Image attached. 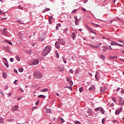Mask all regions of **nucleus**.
Returning <instances> with one entry per match:
<instances>
[{
    "instance_id": "5fc2aeb1",
    "label": "nucleus",
    "mask_w": 124,
    "mask_h": 124,
    "mask_svg": "<svg viewBox=\"0 0 124 124\" xmlns=\"http://www.w3.org/2000/svg\"><path fill=\"white\" fill-rule=\"evenodd\" d=\"M7 18L5 17V18H1V21H4V20H6Z\"/></svg>"
},
{
    "instance_id": "0e129e2a",
    "label": "nucleus",
    "mask_w": 124,
    "mask_h": 124,
    "mask_svg": "<svg viewBox=\"0 0 124 124\" xmlns=\"http://www.w3.org/2000/svg\"><path fill=\"white\" fill-rule=\"evenodd\" d=\"M19 91H20V92H22V93H24V90H23V89L22 88H20L19 89Z\"/></svg>"
},
{
    "instance_id": "bb28decb",
    "label": "nucleus",
    "mask_w": 124,
    "mask_h": 124,
    "mask_svg": "<svg viewBox=\"0 0 124 124\" xmlns=\"http://www.w3.org/2000/svg\"><path fill=\"white\" fill-rule=\"evenodd\" d=\"M0 124H3L4 123V120H3V118H0Z\"/></svg>"
},
{
    "instance_id": "5701e85b",
    "label": "nucleus",
    "mask_w": 124,
    "mask_h": 124,
    "mask_svg": "<svg viewBox=\"0 0 124 124\" xmlns=\"http://www.w3.org/2000/svg\"><path fill=\"white\" fill-rule=\"evenodd\" d=\"M50 10V8H46L45 9H44L42 12L43 13H45V12H46V11H49Z\"/></svg>"
},
{
    "instance_id": "6e6d98bb",
    "label": "nucleus",
    "mask_w": 124,
    "mask_h": 124,
    "mask_svg": "<svg viewBox=\"0 0 124 124\" xmlns=\"http://www.w3.org/2000/svg\"><path fill=\"white\" fill-rule=\"evenodd\" d=\"M68 89L70 90V91H72V87L69 86Z\"/></svg>"
},
{
    "instance_id": "c9c22d12",
    "label": "nucleus",
    "mask_w": 124,
    "mask_h": 124,
    "mask_svg": "<svg viewBox=\"0 0 124 124\" xmlns=\"http://www.w3.org/2000/svg\"><path fill=\"white\" fill-rule=\"evenodd\" d=\"M74 123L75 124H82V123L81 122H80L79 121H75Z\"/></svg>"
},
{
    "instance_id": "2eb2a0df",
    "label": "nucleus",
    "mask_w": 124,
    "mask_h": 124,
    "mask_svg": "<svg viewBox=\"0 0 124 124\" xmlns=\"http://www.w3.org/2000/svg\"><path fill=\"white\" fill-rule=\"evenodd\" d=\"M3 60H5V61H6V62H4V64L5 65V66H6V67H9V65H8V63H7V60H6V58H3Z\"/></svg>"
},
{
    "instance_id": "ea45409f",
    "label": "nucleus",
    "mask_w": 124,
    "mask_h": 124,
    "mask_svg": "<svg viewBox=\"0 0 124 124\" xmlns=\"http://www.w3.org/2000/svg\"><path fill=\"white\" fill-rule=\"evenodd\" d=\"M63 61L64 62V63H66V60H65V59H64V57L63 56L62 57Z\"/></svg>"
},
{
    "instance_id": "c03bdc74",
    "label": "nucleus",
    "mask_w": 124,
    "mask_h": 124,
    "mask_svg": "<svg viewBox=\"0 0 124 124\" xmlns=\"http://www.w3.org/2000/svg\"><path fill=\"white\" fill-rule=\"evenodd\" d=\"M19 72H23V71H24V69L23 68H19Z\"/></svg>"
},
{
    "instance_id": "ddd939ff",
    "label": "nucleus",
    "mask_w": 124,
    "mask_h": 124,
    "mask_svg": "<svg viewBox=\"0 0 124 124\" xmlns=\"http://www.w3.org/2000/svg\"><path fill=\"white\" fill-rule=\"evenodd\" d=\"M100 90L101 91V93H103L104 92H105V90H106V88L105 87H101L100 88Z\"/></svg>"
},
{
    "instance_id": "4c0bfd02",
    "label": "nucleus",
    "mask_w": 124,
    "mask_h": 124,
    "mask_svg": "<svg viewBox=\"0 0 124 124\" xmlns=\"http://www.w3.org/2000/svg\"><path fill=\"white\" fill-rule=\"evenodd\" d=\"M6 42H7L9 45H12V43L10 41H7V40H5Z\"/></svg>"
},
{
    "instance_id": "0eeeda50",
    "label": "nucleus",
    "mask_w": 124,
    "mask_h": 124,
    "mask_svg": "<svg viewBox=\"0 0 124 124\" xmlns=\"http://www.w3.org/2000/svg\"><path fill=\"white\" fill-rule=\"evenodd\" d=\"M2 35H5V36H8V33H7V31H6V28L3 30Z\"/></svg>"
},
{
    "instance_id": "f8f14e48",
    "label": "nucleus",
    "mask_w": 124,
    "mask_h": 124,
    "mask_svg": "<svg viewBox=\"0 0 124 124\" xmlns=\"http://www.w3.org/2000/svg\"><path fill=\"white\" fill-rule=\"evenodd\" d=\"M75 24H76V26H78L79 20L77 18V16H76V17L75 18Z\"/></svg>"
},
{
    "instance_id": "338daca9",
    "label": "nucleus",
    "mask_w": 124,
    "mask_h": 124,
    "mask_svg": "<svg viewBox=\"0 0 124 124\" xmlns=\"http://www.w3.org/2000/svg\"><path fill=\"white\" fill-rule=\"evenodd\" d=\"M88 2V0H84V3H87Z\"/></svg>"
},
{
    "instance_id": "f257e3e1",
    "label": "nucleus",
    "mask_w": 124,
    "mask_h": 124,
    "mask_svg": "<svg viewBox=\"0 0 124 124\" xmlns=\"http://www.w3.org/2000/svg\"><path fill=\"white\" fill-rule=\"evenodd\" d=\"M51 48L52 47L50 46H46L42 53V55L44 56H47L50 53Z\"/></svg>"
},
{
    "instance_id": "423d86ee",
    "label": "nucleus",
    "mask_w": 124,
    "mask_h": 124,
    "mask_svg": "<svg viewBox=\"0 0 124 124\" xmlns=\"http://www.w3.org/2000/svg\"><path fill=\"white\" fill-rule=\"evenodd\" d=\"M46 35V34L45 33H43L42 35H41L39 38L40 41H43V40H44V39L45 38Z\"/></svg>"
},
{
    "instance_id": "37998d69",
    "label": "nucleus",
    "mask_w": 124,
    "mask_h": 124,
    "mask_svg": "<svg viewBox=\"0 0 124 124\" xmlns=\"http://www.w3.org/2000/svg\"><path fill=\"white\" fill-rule=\"evenodd\" d=\"M70 86H73V82H72V81L71 80V81L69 82Z\"/></svg>"
},
{
    "instance_id": "c756f323",
    "label": "nucleus",
    "mask_w": 124,
    "mask_h": 124,
    "mask_svg": "<svg viewBox=\"0 0 124 124\" xmlns=\"http://www.w3.org/2000/svg\"><path fill=\"white\" fill-rule=\"evenodd\" d=\"M2 76H3V78H4L5 79L6 78V73L3 72L2 73Z\"/></svg>"
},
{
    "instance_id": "f704fd0d",
    "label": "nucleus",
    "mask_w": 124,
    "mask_h": 124,
    "mask_svg": "<svg viewBox=\"0 0 124 124\" xmlns=\"http://www.w3.org/2000/svg\"><path fill=\"white\" fill-rule=\"evenodd\" d=\"M107 49H108V50H113V48H112L111 46H109L108 47H107Z\"/></svg>"
},
{
    "instance_id": "7ed1b4c3",
    "label": "nucleus",
    "mask_w": 124,
    "mask_h": 124,
    "mask_svg": "<svg viewBox=\"0 0 124 124\" xmlns=\"http://www.w3.org/2000/svg\"><path fill=\"white\" fill-rule=\"evenodd\" d=\"M39 63V60L35 59L32 60L31 62L29 63V65H36Z\"/></svg>"
},
{
    "instance_id": "69168bd1",
    "label": "nucleus",
    "mask_w": 124,
    "mask_h": 124,
    "mask_svg": "<svg viewBox=\"0 0 124 124\" xmlns=\"http://www.w3.org/2000/svg\"><path fill=\"white\" fill-rule=\"evenodd\" d=\"M5 90H8V86H5Z\"/></svg>"
},
{
    "instance_id": "6e6552de",
    "label": "nucleus",
    "mask_w": 124,
    "mask_h": 124,
    "mask_svg": "<svg viewBox=\"0 0 124 124\" xmlns=\"http://www.w3.org/2000/svg\"><path fill=\"white\" fill-rule=\"evenodd\" d=\"M88 114L86 115V117H88L89 116H92L93 115V111L92 110V109L89 108L88 110Z\"/></svg>"
},
{
    "instance_id": "de8ad7c7",
    "label": "nucleus",
    "mask_w": 124,
    "mask_h": 124,
    "mask_svg": "<svg viewBox=\"0 0 124 124\" xmlns=\"http://www.w3.org/2000/svg\"><path fill=\"white\" fill-rule=\"evenodd\" d=\"M68 31V28H66L65 29L63 30V31H64V32H67Z\"/></svg>"
},
{
    "instance_id": "9d476101",
    "label": "nucleus",
    "mask_w": 124,
    "mask_h": 124,
    "mask_svg": "<svg viewBox=\"0 0 124 124\" xmlns=\"http://www.w3.org/2000/svg\"><path fill=\"white\" fill-rule=\"evenodd\" d=\"M122 110H123V108H121L119 109L116 110L115 111V114L117 115H119L120 113L122 111Z\"/></svg>"
},
{
    "instance_id": "473e14b6",
    "label": "nucleus",
    "mask_w": 124,
    "mask_h": 124,
    "mask_svg": "<svg viewBox=\"0 0 124 124\" xmlns=\"http://www.w3.org/2000/svg\"><path fill=\"white\" fill-rule=\"evenodd\" d=\"M31 50H29V51H25V53L29 54V55H31Z\"/></svg>"
},
{
    "instance_id": "3c124183",
    "label": "nucleus",
    "mask_w": 124,
    "mask_h": 124,
    "mask_svg": "<svg viewBox=\"0 0 124 124\" xmlns=\"http://www.w3.org/2000/svg\"><path fill=\"white\" fill-rule=\"evenodd\" d=\"M81 10H82V11L85 12V11H86V9H85L84 8H81Z\"/></svg>"
},
{
    "instance_id": "052dcab7",
    "label": "nucleus",
    "mask_w": 124,
    "mask_h": 124,
    "mask_svg": "<svg viewBox=\"0 0 124 124\" xmlns=\"http://www.w3.org/2000/svg\"><path fill=\"white\" fill-rule=\"evenodd\" d=\"M14 83L15 85H17V80H15Z\"/></svg>"
},
{
    "instance_id": "7c9ffc66",
    "label": "nucleus",
    "mask_w": 124,
    "mask_h": 124,
    "mask_svg": "<svg viewBox=\"0 0 124 124\" xmlns=\"http://www.w3.org/2000/svg\"><path fill=\"white\" fill-rule=\"evenodd\" d=\"M89 46L90 47H92V48H94V49H95V46H94V45L90 44Z\"/></svg>"
},
{
    "instance_id": "cd10ccee",
    "label": "nucleus",
    "mask_w": 124,
    "mask_h": 124,
    "mask_svg": "<svg viewBox=\"0 0 124 124\" xmlns=\"http://www.w3.org/2000/svg\"><path fill=\"white\" fill-rule=\"evenodd\" d=\"M52 16H49V19H48L49 24H51L52 23Z\"/></svg>"
},
{
    "instance_id": "72a5a7b5",
    "label": "nucleus",
    "mask_w": 124,
    "mask_h": 124,
    "mask_svg": "<svg viewBox=\"0 0 124 124\" xmlns=\"http://www.w3.org/2000/svg\"><path fill=\"white\" fill-rule=\"evenodd\" d=\"M3 49H4V50H6L7 51H8L9 50L8 46H3Z\"/></svg>"
},
{
    "instance_id": "8fccbe9b",
    "label": "nucleus",
    "mask_w": 124,
    "mask_h": 124,
    "mask_svg": "<svg viewBox=\"0 0 124 124\" xmlns=\"http://www.w3.org/2000/svg\"><path fill=\"white\" fill-rule=\"evenodd\" d=\"M14 73H16L17 74H18V71H17V70H16V69H14Z\"/></svg>"
},
{
    "instance_id": "58836bf2",
    "label": "nucleus",
    "mask_w": 124,
    "mask_h": 124,
    "mask_svg": "<svg viewBox=\"0 0 124 124\" xmlns=\"http://www.w3.org/2000/svg\"><path fill=\"white\" fill-rule=\"evenodd\" d=\"M79 91L80 92V93H82L83 91V87H81L79 89Z\"/></svg>"
},
{
    "instance_id": "09e8293b",
    "label": "nucleus",
    "mask_w": 124,
    "mask_h": 124,
    "mask_svg": "<svg viewBox=\"0 0 124 124\" xmlns=\"http://www.w3.org/2000/svg\"><path fill=\"white\" fill-rule=\"evenodd\" d=\"M95 78L96 79L97 81H98V77H97V75H95Z\"/></svg>"
},
{
    "instance_id": "e2e57ef3",
    "label": "nucleus",
    "mask_w": 124,
    "mask_h": 124,
    "mask_svg": "<svg viewBox=\"0 0 124 124\" xmlns=\"http://www.w3.org/2000/svg\"><path fill=\"white\" fill-rule=\"evenodd\" d=\"M69 72H70V73H73V70H72V69H70V70H69Z\"/></svg>"
},
{
    "instance_id": "20e7f679",
    "label": "nucleus",
    "mask_w": 124,
    "mask_h": 124,
    "mask_svg": "<svg viewBox=\"0 0 124 124\" xmlns=\"http://www.w3.org/2000/svg\"><path fill=\"white\" fill-rule=\"evenodd\" d=\"M110 44L111 45V46H120V47H124V45L117 43L116 42H114L113 41H111V43H110Z\"/></svg>"
},
{
    "instance_id": "79ce46f5",
    "label": "nucleus",
    "mask_w": 124,
    "mask_h": 124,
    "mask_svg": "<svg viewBox=\"0 0 124 124\" xmlns=\"http://www.w3.org/2000/svg\"><path fill=\"white\" fill-rule=\"evenodd\" d=\"M66 80L67 81V82H70L71 81V79H70V78H66Z\"/></svg>"
},
{
    "instance_id": "680f3d73",
    "label": "nucleus",
    "mask_w": 124,
    "mask_h": 124,
    "mask_svg": "<svg viewBox=\"0 0 124 124\" xmlns=\"http://www.w3.org/2000/svg\"><path fill=\"white\" fill-rule=\"evenodd\" d=\"M105 122V119H102V124H104Z\"/></svg>"
},
{
    "instance_id": "774afa93",
    "label": "nucleus",
    "mask_w": 124,
    "mask_h": 124,
    "mask_svg": "<svg viewBox=\"0 0 124 124\" xmlns=\"http://www.w3.org/2000/svg\"><path fill=\"white\" fill-rule=\"evenodd\" d=\"M57 27H58V28H60L61 27V24H58Z\"/></svg>"
},
{
    "instance_id": "4d7b16f0",
    "label": "nucleus",
    "mask_w": 124,
    "mask_h": 124,
    "mask_svg": "<svg viewBox=\"0 0 124 124\" xmlns=\"http://www.w3.org/2000/svg\"><path fill=\"white\" fill-rule=\"evenodd\" d=\"M76 11H77V10L75 9V10H74L72 12V13H75V12H76Z\"/></svg>"
},
{
    "instance_id": "4be33fe9",
    "label": "nucleus",
    "mask_w": 124,
    "mask_h": 124,
    "mask_svg": "<svg viewBox=\"0 0 124 124\" xmlns=\"http://www.w3.org/2000/svg\"><path fill=\"white\" fill-rule=\"evenodd\" d=\"M46 113H51L52 110L50 108H46Z\"/></svg>"
},
{
    "instance_id": "a878e982",
    "label": "nucleus",
    "mask_w": 124,
    "mask_h": 124,
    "mask_svg": "<svg viewBox=\"0 0 124 124\" xmlns=\"http://www.w3.org/2000/svg\"><path fill=\"white\" fill-rule=\"evenodd\" d=\"M18 109H19V108H18V106H15L14 108V111H17Z\"/></svg>"
},
{
    "instance_id": "412c9836",
    "label": "nucleus",
    "mask_w": 124,
    "mask_h": 124,
    "mask_svg": "<svg viewBox=\"0 0 124 124\" xmlns=\"http://www.w3.org/2000/svg\"><path fill=\"white\" fill-rule=\"evenodd\" d=\"M101 46V43H99L95 46V49H98L99 46Z\"/></svg>"
},
{
    "instance_id": "aec40b11",
    "label": "nucleus",
    "mask_w": 124,
    "mask_h": 124,
    "mask_svg": "<svg viewBox=\"0 0 124 124\" xmlns=\"http://www.w3.org/2000/svg\"><path fill=\"white\" fill-rule=\"evenodd\" d=\"M94 90H95V87H94L93 85H92V87L89 88V91H94Z\"/></svg>"
},
{
    "instance_id": "c85d7f7f",
    "label": "nucleus",
    "mask_w": 124,
    "mask_h": 124,
    "mask_svg": "<svg viewBox=\"0 0 124 124\" xmlns=\"http://www.w3.org/2000/svg\"><path fill=\"white\" fill-rule=\"evenodd\" d=\"M55 54H56V58H58V59H59V58H60V55L59 54V53H58L57 51H55Z\"/></svg>"
},
{
    "instance_id": "f3484780",
    "label": "nucleus",
    "mask_w": 124,
    "mask_h": 124,
    "mask_svg": "<svg viewBox=\"0 0 124 124\" xmlns=\"http://www.w3.org/2000/svg\"><path fill=\"white\" fill-rule=\"evenodd\" d=\"M88 30L90 31H91V32H92V33H93L95 35V36H96V33L93 31L92 29L90 28Z\"/></svg>"
},
{
    "instance_id": "b1692460",
    "label": "nucleus",
    "mask_w": 124,
    "mask_h": 124,
    "mask_svg": "<svg viewBox=\"0 0 124 124\" xmlns=\"http://www.w3.org/2000/svg\"><path fill=\"white\" fill-rule=\"evenodd\" d=\"M45 92H48V89L47 88L42 89V90H41V93H44Z\"/></svg>"
},
{
    "instance_id": "a211bd4d",
    "label": "nucleus",
    "mask_w": 124,
    "mask_h": 124,
    "mask_svg": "<svg viewBox=\"0 0 124 124\" xmlns=\"http://www.w3.org/2000/svg\"><path fill=\"white\" fill-rule=\"evenodd\" d=\"M100 59H101V60H102L103 61H104V60H105V56L101 54L100 56Z\"/></svg>"
},
{
    "instance_id": "9b49d317",
    "label": "nucleus",
    "mask_w": 124,
    "mask_h": 124,
    "mask_svg": "<svg viewBox=\"0 0 124 124\" xmlns=\"http://www.w3.org/2000/svg\"><path fill=\"white\" fill-rule=\"evenodd\" d=\"M55 46L57 49H60L61 46H60V43L58 42L55 43Z\"/></svg>"
},
{
    "instance_id": "49530a36",
    "label": "nucleus",
    "mask_w": 124,
    "mask_h": 124,
    "mask_svg": "<svg viewBox=\"0 0 124 124\" xmlns=\"http://www.w3.org/2000/svg\"><path fill=\"white\" fill-rule=\"evenodd\" d=\"M10 62H14V59H13V58H11L10 59Z\"/></svg>"
},
{
    "instance_id": "a19ab883",
    "label": "nucleus",
    "mask_w": 124,
    "mask_h": 124,
    "mask_svg": "<svg viewBox=\"0 0 124 124\" xmlns=\"http://www.w3.org/2000/svg\"><path fill=\"white\" fill-rule=\"evenodd\" d=\"M112 100H113V101H114V102H117V100L116 99V98H115V97H112Z\"/></svg>"
},
{
    "instance_id": "4468645a",
    "label": "nucleus",
    "mask_w": 124,
    "mask_h": 124,
    "mask_svg": "<svg viewBox=\"0 0 124 124\" xmlns=\"http://www.w3.org/2000/svg\"><path fill=\"white\" fill-rule=\"evenodd\" d=\"M118 57L117 56H109L108 57V59L109 60H113V59H117Z\"/></svg>"
},
{
    "instance_id": "dca6fc26",
    "label": "nucleus",
    "mask_w": 124,
    "mask_h": 124,
    "mask_svg": "<svg viewBox=\"0 0 124 124\" xmlns=\"http://www.w3.org/2000/svg\"><path fill=\"white\" fill-rule=\"evenodd\" d=\"M72 37L74 40L75 39V38H76V33H75V32L72 33Z\"/></svg>"
},
{
    "instance_id": "13d9d810",
    "label": "nucleus",
    "mask_w": 124,
    "mask_h": 124,
    "mask_svg": "<svg viewBox=\"0 0 124 124\" xmlns=\"http://www.w3.org/2000/svg\"><path fill=\"white\" fill-rule=\"evenodd\" d=\"M18 9H21L22 10L23 9V7L21 6H19L18 7Z\"/></svg>"
},
{
    "instance_id": "1a4fd4ad",
    "label": "nucleus",
    "mask_w": 124,
    "mask_h": 124,
    "mask_svg": "<svg viewBox=\"0 0 124 124\" xmlns=\"http://www.w3.org/2000/svg\"><path fill=\"white\" fill-rule=\"evenodd\" d=\"M18 35L19 37L21 38V39H24V33H22L21 32H18Z\"/></svg>"
},
{
    "instance_id": "bf43d9fd",
    "label": "nucleus",
    "mask_w": 124,
    "mask_h": 124,
    "mask_svg": "<svg viewBox=\"0 0 124 124\" xmlns=\"http://www.w3.org/2000/svg\"><path fill=\"white\" fill-rule=\"evenodd\" d=\"M38 104H39V101H37L35 103L36 105H38Z\"/></svg>"
},
{
    "instance_id": "6ab92c4d",
    "label": "nucleus",
    "mask_w": 124,
    "mask_h": 124,
    "mask_svg": "<svg viewBox=\"0 0 124 124\" xmlns=\"http://www.w3.org/2000/svg\"><path fill=\"white\" fill-rule=\"evenodd\" d=\"M91 24L93 25V26H95V27H96V28H100V26H99V25L98 24H96L94 23H93L91 22Z\"/></svg>"
},
{
    "instance_id": "a18cd8bd",
    "label": "nucleus",
    "mask_w": 124,
    "mask_h": 124,
    "mask_svg": "<svg viewBox=\"0 0 124 124\" xmlns=\"http://www.w3.org/2000/svg\"><path fill=\"white\" fill-rule=\"evenodd\" d=\"M60 44H61V45H64V44H65V42H62V41H60Z\"/></svg>"
},
{
    "instance_id": "39448f33",
    "label": "nucleus",
    "mask_w": 124,
    "mask_h": 124,
    "mask_svg": "<svg viewBox=\"0 0 124 124\" xmlns=\"http://www.w3.org/2000/svg\"><path fill=\"white\" fill-rule=\"evenodd\" d=\"M119 105H124V99L123 97H120L118 102Z\"/></svg>"
},
{
    "instance_id": "864d4df0",
    "label": "nucleus",
    "mask_w": 124,
    "mask_h": 124,
    "mask_svg": "<svg viewBox=\"0 0 124 124\" xmlns=\"http://www.w3.org/2000/svg\"><path fill=\"white\" fill-rule=\"evenodd\" d=\"M100 110V108H98L95 109V111H99Z\"/></svg>"
},
{
    "instance_id": "e433bc0d",
    "label": "nucleus",
    "mask_w": 124,
    "mask_h": 124,
    "mask_svg": "<svg viewBox=\"0 0 124 124\" xmlns=\"http://www.w3.org/2000/svg\"><path fill=\"white\" fill-rule=\"evenodd\" d=\"M100 112H101L102 114H104L105 111L103 109V108H100Z\"/></svg>"
},
{
    "instance_id": "2f4dec72",
    "label": "nucleus",
    "mask_w": 124,
    "mask_h": 124,
    "mask_svg": "<svg viewBox=\"0 0 124 124\" xmlns=\"http://www.w3.org/2000/svg\"><path fill=\"white\" fill-rule=\"evenodd\" d=\"M16 60L17 61V62H20V57H19L18 56H16Z\"/></svg>"
},
{
    "instance_id": "603ef678",
    "label": "nucleus",
    "mask_w": 124,
    "mask_h": 124,
    "mask_svg": "<svg viewBox=\"0 0 124 124\" xmlns=\"http://www.w3.org/2000/svg\"><path fill=\"white\" fill-rule=\"evenodd\" d=\"M11 95H12V94H11V93H8V96L9 97H10V96H11Z\"/></svg>"
},
{
    "instance_id": "f03ea898",
    "label": "nucleus",
    "mask_w": 124,
    "mask_h": 124,
    "mask_svg": "<svg viewBox=\"0 0 124 124\" xmlns=\"http://www.w3.org/2000/svg\"><path fill=\"white\" fill-rule=\"evenodd\" d=\"M33 75L35 79H41L43 77L41 72L37 70H35Z\"/></svg>"
},
{
    "instance_id": "393cba45",
    "label": "nucleus",
    "mask_w": 124,
    "mask_h": 124,
    "mask_svg": "<svg viewBox=\"0 0 124 124\" xmlns=\"http://www.w3.org/2000/svg\"><path fill=\"white\" fill-rule=\"evenodd\" d=\"M38 97L39 98H45V95H39L38 96Z\"/></svg>"
}]
</instances>
